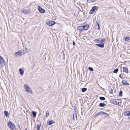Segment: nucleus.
<instances>
[{
	"instance_id": "obj_1",
	"label": "nucleus",
	"mask_w": 130,
	"mask_h": 130,
	"mask_svg": "<svg viewBox=\"0 0 130 130\" xmlns=\"http://www.w3.org/2000/svg\"><path fill=\"white\" fill-rule=\"evenodd\" d=\"M97 43H101L96 44V45L100 47L103 48L104 47V43L106 42L105 39H102V40H96Z\"/></svg>"
},
{
	"instance_id": "obj_2",
	"label": "nucleus",
	"mask_w": 130,
	"mask_h": 130,
	"mask_svg": "<svg viewBox=\"0 0 130 130\" xmlns=\"http://www.w3.org/2000/svg\"><path fill=\"white\" fill-rule=\"evenodd\" d=\"M23 87L26 92L31 94H33L32 90L28 84H24Z\"/></svg>"
},
{
	"instance_id": "obj_3",
	"label": "nucleus",
	"mask_w": 130,
	"mask_h": 130,
	"mask_svg": "<svg viewBox=\"0 0 130 130\" xmlns=\"http://www.w3.org/2000/svg\"><path fill=\"white\" fill-rule=\"evenodd\" d=\"M122 101V100L120 99H113L111 100L110 102L111 103L114 105L120 106L121 105Z\"/></svg>"
},
{
	"instance_id": "obj_4",
	"label": "nucleus",
	"mask_w": 130,
	"mask_h": 130,
	"mask_svg": "<svg viewBox=\"0 0 130 130\" xmlns=\"http://www.w3.org/2000/svg\"><path fill=\"white\" fill-rule=\"evenodd\" d=\"M7 124L10 129L11 130H16V127L15 125L10 121H8Z\"/></svg>"
},
{
	"instance_id": "obj_5",
	"label": "nucleus",
	"mask_w": 130,
	"mask_h": 130,
	"mask_svg": "<svg viewBox=\"0 0 130 130\" xmlns=\"http://www.w3.org/2000/svg\"><path fill=\"white\" fill-rule=\"evenodd\" d=\"M23 51V50H21L18 52H15L14 53L15 55L17 57H19L21 56Z\"/></svg>"
},
{
	"instance_id": "obj_6",
	"label": "nucleus",
	"mask_w": 130,
	"mask_h": 130,
	"mask_svg": "<svg viewBox=\"0 0 130 130\" xmlns=\"http://www.w3.org/2000/svg\"><path fill=\"white\" fill-rule=\"evenodd\" d=\"M0 64L2 67H4L5 64V61L2 57L0 58Z\"/></svg>"
},
{
	"instance_id": "obj_7",
	"label": "nucleus",
	"mask_w": 130,
	"mask_h": 130,
	"mask_svg": "<svg viewBox=\"0 0 130 130\" xmlns=\"http://www.w3.org/2000/svg\"><path fill=\"white\" fill-rule=\"evenodd\" d=\"M38 9L39 12L41 13H44L45 12V10L44 9L42 8L40 6H38Z\"/></svg>"
},
{
	"instance_id": "obj_8",
	"label": "nucleus",
	"mask_w": 130,
	"mask_h": 130,
	"mask_svg": "<svg viewBox=\"0 0 130 130\" xmlns=\"http://www.w3.org/2000/svg\"><path fill=\"white\" fill-rule=\"evenodd\" d=\"M97 7L96 6H94L93 7L90 12V14L93 13L95 11L96 9H97Z\"/></svg>"
},
{
	"instance_id": "obj_9",
	"label": "nucleus",
	"mask_w": 130,
	"mask_h": 130,
	"mask_svg": "<svg viewBox=\"0 0 130 130\" xmlns=\"http://www.w3.org/2000/svg\"><path fill=\"white\" fill-rule=\"evenodd\" d=\"M55 22L54 21H51L47 22L46 23L49 26H52L55 24Z\"/></svg>"
},
{
	"instance_id": "obj_10",
	"label": "nucleus",
	"mask_w": 130,
	"mask_h": 130,
	"mask_svg": "<svg viewBox=\"0 0 130 130\" xmlns=\"http://www.w3.org/2000/svg\"><path fill=\"white\" fill-rule=\"evenodd\" d=\"M22 12L26 14H28L30 13V12L27 10H23L22 11Z\"/></svg>"
},
{
	"instance_id": "obj_11",
	"label": "nucleus",
	"mask_w": 130,
	"mask_h": 130,
	"mask_svg": "<svg viewBox=\"0 0 130 130\" xmlns=\"http://www.w3.org/2000/svg\"><path fill=\"white\" fill-rule=\"evenodd\" d=\"M123 71L125 72L126 73L128 74V69L126 67H123L122 68Z\"/></svg>"
},
{
	"instance_id": "obj_12",
	"label": "nucleus",
	"mask_w": 130,
	"mask_h": 130,
	"mask_svg": "<svg viewBox=\"0 0 130 130\" xmlns=\"http://www.w3.org/2000/svg\"><path fill=\"white\" fill-rule=\"evenodd\" d=\"M84 30H87L89 27V26L88 25H86L84 26H83Z\"/></svg>"
},
{
	"instance_id": "obj_13",
	"label": "nucleus",
	"mask_w": 130,
	"mask_h": 130,
	"mask_svg": "<svg viewBox=\"0 0 130 130\" xmlns=\"http://www.w3.org/2000/svg\"><path fill=\"white\" fill-rule=\"evenodd\" d=\"M122 83L124 85H129V84L126 81L123 80L122 81Z\"/></svg>"
},
{
	"instance_id": "obj_14",
	"label": "nucleus",
	"mask_w": 130,
	"mask_h": 130,
	"mask_svg": "<svg viewBox=\"0 0 130 130\" xmlns=\"http://www.w3.org/2000/svg\"><path fill=\"white\" fill-rule=\"evenodd\" d=\"M104 112H103V111H101V112H98V113H97L95 115V116L96 117V116H97L100 115L104 114Z\"/></svg>"
},
{
	"instance_id": "obj_15",
	"label": "nucleus",
	"mask_w": 130,
	"mask_h": 130,
	"mask_svg": "<svg viewBox=\"0 0 130 130\" xmlns=\"http://www.w3.org/2000/svg\"><path fill=\"white\" fill-rule=\"evenodd\" d=\"M83 26H79L78 27V29L80 31H82L84 30Z\"/></svg>"
},
{
	"instance_id": "obj_16",
	"label": "nucleus",
	"mask_w": 130,
	"mask_h": 130,
	"mask_svg": "<svg viewBox=\"0 0 130 130\" xmlns=\"http://www.w3.org/2000/svg\"><path fill=\"white\" fill-rule=\"evenodd\" d=\"M19 71L21 75H23V74L24 71L22 69H19Z\"/></svg>"
},
{
	"instance_id": "obj_17",
	"label": "nucleus",
	"mask_w": 130,
	"mask_h": 130,
	"mask_svg": "<svg viewBox=\"0 0 130 130\" xmlns=\"http://www.w3.org/2000/svg\"><path fill=\"white\" fill-rule=\"evenodd\" d=\"M129 111H127L126 112L124 113V115L126 116H129Z\"/></svg>"
},
{
	"instance_id": "obj_18",
	"label": "nucleus",
	"mask_w": 130,
	"mask_h": 130,
	"mask_svg": "<svg viewBox=\"0 0 130 130\" xmlns=\"http://www.w3.org/2000/svg\"><path fill=\"white\" fill-rule=\"evenodd\" d=\"M54 123L53 121H49L48 123V125H50L53 124Z\"/></svg>"
},
{
	"instance_id": "obj_19",
	"label": "nucleus",
	"mask_w": 130,
	"mask_h": 130,
	"mask_svg": "<svg viewBox=\"0 0 130 130\" xmlns=\"http://www.w3.org/2000/svg\"><path fill=\"white\" fill-rule=\"evenodd\" d=\"M4 113L5 114V116L6 117H7L9 115V113L7 111H4Z\"/></svg>"
},
{
	"instance_id": "obj_20",
	"label": "nucleus",
	"mask_w": 130,
	"mask_h": 130,
	"mask_svg": "<svg viewBox=\"0 0 130 130\" xmlns=\"http://www.w3.org/2000/svg\"><path fill=\"white\" fill-rule=\"evenodd\" d=\"M97 25H96L95 26V29H98L100 28V27L99 25L98 24L97 22Z\"/></svg>"
},
{
	"instance_id": "obj_21",
	"label": "nucleus",
	"mask_w": 130,
	"mask_h": 130,
	"mask_svg": "<svg viewBox=\"0 0 130 130\" xmlns=\"http://www.w3.org/2000/svg\"><path fill=\"white\" fill-rule=\"evenodd\" d=\"M99 105H100V106H101V107H104L106 105H105V104L104 103H100V104Z\"/></svg>"
},
{
	"instance_id": "obj_22",
	"label": "nucleus",
	"mask_w": 130,
	"mask_h": 130,
	"mask_svg": "<svg viewBox=\"0 0 130 130\" xmlns=\"http://www.w3.org/2000/svg\"><path fill=\"white\" fill-rule=\"evenodd\" d=\"M32 112L33 116L35 117H36V112L33 111Z\"/></svg>"
},
{
	"instance_id": "obj_23",
	"label": "nucleus",
	"mask_w": 130,
	"mask_h": 130,
	"mask_svg": "<svg viewBox=\"0 0 130 130\" xmlns=\"http://www.w3.org/2000/svg\"><path fill=\"white\" fill-rule=\"evenodd\" d=\"M41 127V125H40L38 124L37 125V130H39L40 128Z\"/></svg>"
},
{
	"instance_id": "obj_24",
	"label": "nucleus",
	"mask_w": 130,
	"mask_h": 130,
	"mask_svg": "<svg viewBox=\"0 0 130 130\" xmlns=\"http://www.w3.org/2000/svg\"><path fill=\"white\" fill-rule=\"evenodd\" d=\"M100 99L102 100H105V98L104 97H100Z\"/></svg>"
},
{
	"instance_id": "obj_25",
	"label": "nucleus",
	"mask_w": 130,
	"mask_h": 130,
	"mask_svg": "<svg viewBox=\"0 0 130 130\" xmlns=\"http://www.w3.org/2000/svg\"><path fill=\"white\" fill-rule=\"evenodd\" d=\"M87 90V89L86 88H83L82 89V91L83 92H84L86 91Z\"/></svg>"
},
{
	"instance_id": "obj_26",
	"label": "nucleus",
	"mask_w": 130,
	"mask_h": 130,
	"mask_svg": "<svg viewBox=\"0 0 130 130\" xmlns=\"http://www.w3.org/2000/svg\"><path fill=\"white\" fill-rule=\"evenodd\" d=\"M129 39V37H126L125 39V40L126 41H127Z\"/></svg>"
},
{
	"instance_id": "obj_27",
	"label": "nucleus",
	"mask_w": 130,
	"mask_h": 130,
	"mask_svg": "<svg viewBox=\"0 0 130 130\" xmlns=\"http://www.w3.org/2000/svg\"><path fill=\"white\" fill-rule=\"evenodd\" d=\"M118 69H115L113 71V72L115 73H117L118 71Z\"/></svg>"
},
{
	"instance_id": "obj_28",
	"label": "nucleus",
	"mask_w": 130,
	"mask_h": 130,
	"mask_svg": "<svg viewBox=\"0 0 130 130\" xmlns=\"http://www.w3.org/2000/svg\"><path fill=\"white\" fill-rule=\"evenodd\" d=\"M49 112L48 111H47L46 117H48V116L49 115Z\"/></svg>"
},
{
	"instance_id": "obj_29",
	"label": "nucleus",
	"mask_w": 130,
	"mask_h": 130,
	"mask_svg": "<svg viewBox=\"0 0 130 130\" xmlns=\"http://www.w3.org/2000/svg\"><path fill=\"white\" fill-rule=\"evenodd\" d=\"M104 114H105V116L106 117H108L109 116V115L105 112H104Z\"/></svg>"
},
{
	"instance_id": "obj_30",
	"label": "nucleus",
	"mask_w": 130,
	"mask_h": 130,
	"mask_svg": "<svg viewBox=\"0 0 130 130\" xmlns=\"http://www.w3.org/2000/svg\"><path fill=\"white\" fill-rule=\"evenodd\" d=\"M88 69L92 71H93V69L90 67H89L88 68Z\"/></svg>"
},
{
	"instance_id": "obj_31",
	"label": "nucleus",
	"mask_w": 130,
	"mask_h": 130,
	"mask_svg": "<svg viewBox=\"0 0 130 130\" xmlns=\"http://www.w3.org/2000/svg\"><path fill=\"white\" fill-rule=\"evenodd\" d=\"M94 0H87V1L89 2H93Z\"/></svg>"
},
{
	"instance_id": "obj_32",
	"label": "nucleus",
	"mask_w": 130,
	"mask_h": 130,
	"mask_svg": "<svg viewBox=\"0 0 130 130\" xmlns=\"http://www.w3.org/2000/svg\"><path fill=\"white\" fill-rule=\"evenodd\" d=\"M119 77H120V78H121V79H122V76H121V74H120L119 75Z\"/></svg>"
},
{
	"instance_id": "obj_33",
	"label": "nucleus",
	"mask_w": 130,
	"mask_h": 130,
	"mask_svg": "<svg viewBox=\"0 0 130 130\" xmlns=\"http://www.w3.org/2000/svg\"><path fill=\"white\" fill-rule=\"evenodd\" d=\"M122 91H120V94H122Z\"/></svg>"
},
{
	"instance_id": "obj_34",
	"label": "nucleus",
	"mask_w": 130,
	"mask_h": 130,
	"mask_svg": "<svg viewBox=\"0 0 130 130\" xmlns=\"http://www.w3.org/2000/svg\"><path fill=\"white\" fill-rule=\"evenodd\" d=\"M75 44V42H73V45H74Z\"/></svg>"
},
{
	"instance_id": "obj_35",
	"label": "nucleus",
	"mask_w": 130,
	"mask_h": 130,
	"mask_svg": "<svg viewBox=\"0 0 130 130\" xmlns=\"http://www.w3.org/2000/svg\"><path fill=\"white\" fill-rule=\"evenodd\" d=\"M74 118H75V117H74V115H73V119L74 120H74Z\"/></svg>"
},
{
	"instance_id": "obj_36",
	"label": "nucleus",
	"mask_w": 130,
	"mask_h": 130,
	"mask_svg": "<svg viewBox=\"0 0 130 130\" xmlns=\"http://www.w3.org/2000/svg\"><path fill=\"white\" fill-rule=\"evenodd\" d=\"M129 116H130V111H129Z\"/></svg>"
},
{
	"instance_id": "obj_37",
	"label": "nucleus",
	"mask_w": 130,
	"mask_h": 130,
	"mask_svg": "<svg viewBox=\"0 0 130 130\" xmlns=\"http://www.w3.org/2000/svg\"><path fill=\"white\" fill-rule=\"evenodd\" d=\"M24 130H27V129H25Z\"/></svg>"
},
{
	"instance_id": "obj_38",
	"label": "nucleus",
	"mask_w": 130,
	"mask_h": 130,
	"mask_svg": "<svg viewBox=\"0 0 130 130\" xmlns=\"http://www.w3.org/2000/svg\"><path fill=\"white\" fill-rule=\"evenodd\" d=\"M76 116H75V118H76Z\"/></svg>"
}]
</instances>
